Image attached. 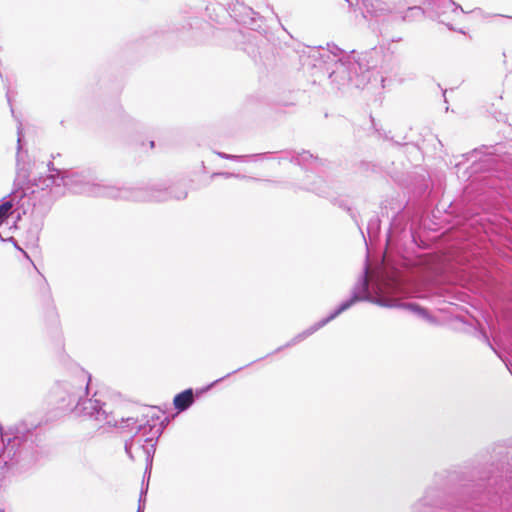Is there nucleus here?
Listing matches in <instances>:
<instances>
[{
	"instance_id": "obj_1",
	"label": "nucleus",
	"mask_w": 512,
	"mask_h": 512,
	"mask_svg": "<svg viewBox=\"0 0 512 512\" xmlns=\"http://www.w3.org/2000/svg\"><path fill=\"white\" fill-rule=\"evenodd\" d=\"M384 253L381 255L379 263H374L370 257L369 250L363 267V272L355 284L352 295L349 299L343 301L328 317L317 322L310 328L296 335L286 346L295 345L320 328L324 327L330 321L334 320L341 313L351 308L355 303L360 301H368L379 306H384Z\"/></svg>"
},
{
	"instance_id": "obj_2",
	"label": "nucleus",
	"mask_w": 512,
	"mask_h": 512,
	"mask_svg": "<svg viewBox=\"0 0 512 512\" xmlns=\"http://www.w3.org/2000/svg\"><path fill=\"white\" fill-rule=\"evenodd\" d=\"M65 181L63 186L70 192L76 194H88L93 196H107L133 201H154L162 202L171 198V193L166 189L153 187L149 191L136 189H119L112 186L94 184L87 175L78 172L64 171Z\"/></svg>"
},
{
	"instance_id": "obj_3",
	"label": "nucleus",
	"mask_w": 512,
	"mask_h": 512,
	"mask_svg": "<svg viewBox=\"0 0 512 512\" xmlns=\"http://www.w3.org/2000/svg\"><path fill=\"white\" fill-rule=\"evenodd\" d=\"M327 62L334 63V67L329 72V78L335 83L338 89H344L349 86L363 88L371 80V73L364 62H368L366 57H356L354 51L346 53L342 49L333 46L321 54Z\"/></svg>"
},
{
	"instance_id": "obj_4",
	"label": "nucleus",
	"mask_w": 512,
	"mask_h": 512,
	"mask_svg": "<svg viewBox=\"0 0 512 512\" xmlns=\"http://www.w3.org/2000/svg\"><path fill=\"white\" fill-rule=\"evenodd\" d=\"M89 380V375L79 369L73 378L64 380L57 386V393L66 410H71L87 393Z\"/></svg>"
},
{
	"instance_id": "obj_5",
	"label": "nucleus",
	"mask_w": 512,
	"mask_h": 512,
	"mask_svg": "<svg viewBox=\"0 0 512 512\" xmlns=\"http://www.w3.org/2000/svg\"><path fill=\"white\" fill-rule=\"evenodd\" d=\"M78 417L94 419L99 424L115 425L116 421L106 408L105 403H101L96 398L81 399L70 410Z\"/></svg>"
},
{
	"instance_id": "obj_6",
	"label": "nucleus",
	"mask_w": 512,
	"mask_h": 512,
	"mask_svg": "<svg viewBox=\"0 0 512 512\" xmlns=\"http://www.w3.org/2000/svg\"><path fill=\"white\" fill-rule=\"evenodd\" d=\"M51 164V162L49 163V165ZM49 171L50 172H55V173H50L46 176H41L39 177V179L35 182V185L39 188H41L42 190H45V189H53L54 188V184H55V181H62L64 182L65 181V177H64V171H61V170H57V169H51L49 167Z\"/></svg>"
},
{
	"instance_id": "obj_7",
	"label": "nucleus",
	"mask_w": 512,
	"mask_h": 512,
	"mask_svg": "<svg viewBox=\"0 0 512 512\" xmlns=\"http://www.w3.org/2000/svg\"><path fill=\"white\" fill-rule=\"evenodd\" d=\"M364 10L361 12L364 19L378 18L382 16L383 7L381 0H362Z\"/></svg>"
},
{
	"instance_id": "obj_8",
	"label": "nucleus",
	"mask_w": 512,
	"mask_h": 512,
	"mask_svg": "<svg viewBox=\"0 0 512 512\" xmlns=\"http://www.w3.org/2000/svg\"><path fill=\"white\" fill-rule=\"evenodd\" d=\"M194 402V393L191 388L178 393L173 400L175 408L179 412L187 410Z\"/></svg>"
},
{
	"instance_id": "obj_9",
	"label": "nucleus",
	"mask_w": 512,
	"mask_h": 512,
	"mask_svg": "<svg viewBox=\"0 0 512 512\" xmlns=\"http://www.w3.org/2000/svg\"><path fill=\"white\" fill-rule=\"evenodd\" d=\"M367 232L370 241H372L380 232V220L378 218L371 219L367 225Z\"/></svg>"
},
{
	"instance_id": "obj_10",
	"label": "nucleus",
	"mask_w": 512,
	"mask_h": 512,
	"mask_svg": "<svg viewBox=\"0 0 512 512\" xmlns=\"http://www.w3.org/2000/svg\"><path fill=\"white\" fill-rule=\"evenodd\" d=\"M13 207L12 201H4L2 204H0V210L7 214L8 216L11 213V209Z\"/></svg>"
},
{
	"instance_id": "obj_11",
	"label": "nucleus",
	"mask_w": 512,
	"mask_h": 512,
	"mask_svg": "<svg viewBox=\"0 0 512 512\" xmlns=\"http://www.w3.org/2000/svg\"><path fill=\"white\" fill-rule=\"evenodd\" d=\"M217 154H218V156H220L221 158H224V159H239L240 158L239 156H234V155L226 154L223 152H218Z\"/></svg>"
},
{
	"instance_id": "obj_12",
	"label": "nucleus",
	"mask_w": 512,
	"mask_h": 512,
	"mask_svg": "<svg viewBox=\"0 0 512 512\" xmlns=\"http://www.w3.org/2000/svg\"><path fill=\"white\" fill-rule=\"evenodd\" d=\"M370 121H371V126L373 127V129H374L376 132H379V131H380V128H378L377 123H376L375 116H374L373 114H371V115H370Z\"/></svg>"
},
{
	"instance_id": "obj_13",
	"label": "nucleus",
	"mask_w": 512,
	"mask_h": 512,
	"mask_svg": "<svg viewBox=\"0 0 512 512\" xmlns=\"http://www.w3.org/2000/svg\"><path fill=\"white\" fill-rule=\"evenodd\" d=\"M17 134H18V139H17V143H18L17 150L18 151H17V154H19L20 149H21V137H22V132H21V127L20 126L18 127Z\"/></svg>"
},
{
	"instance_id": "obj_14",
	"label": "nucleus",
	"mask_w": 512,
	"mask_h": 512,
	"mask_svg": "<svg viewBox=\"0 0 512 512\" xmlns=\"http://www.w3.org/2000/svg\"><path fill=\"white\" fill-rule=\"evenodd\" d=\"M217 175H221V176H224L226 178H229V177H236V178H245V176H241L239 174H233V173H218Z\"/></svg>"
},
{
	"instance_id": "obj_15",
	"label": "nucleus",
	"mask_w": 512,
	"mask_h": 512,
	"mask_svg": "<svg viewBox=\"0 0 512 512\" xmlns=\"http://www.w3.org/2000/svg\"><path fill=\"white\" fill-rule=\"evenodd\" d=\"M186 196H187V192L186 191H181L178 194H176L174 197L176 199H184V198H186Z\"/></svg>"
},
{
	"instance_id": "obj_16",
	"label": "nucleus",
	"mask_w": 512,
	"mask_h": 512,
	"mask_svg": "<svg viewBox=\"0 0 512 512\" xmlns=\"http://www.w3.org/2000/svg\"><path fill=\"white\" fill-rule=\"evenodd\" d=\"M344 1H345V2H347L348 6H349L350 8H353L355 5H357V4H358V1H359V0H344Z\"/></svg>"
},
{
	"instance_id": "obj_17",
	"label": "nucleus",
	"mask_w": 512,
	"mask_h": 512,
	"mask_svg": "<svg viewBox=\"0 0 512 512\" xmlns=\"http://www.w3.org/2000/svg\"><path fill=\"white\" fill-rule=\"evenodd\" d=\"M130 450H131V445L129 443H126L125 444V451L129 455V457L132 458Z\"/></svg>"
},
{
	"instance_id": "obj_18",
	"label": "nucleus",
	"mask_w": 512,
	"mask_h": 512,
	"mask_svg": "<svg viewBox=\"0 0 512 512\" xmlns=\"http://www.w3.org/2000/svg\"><path fill=\"white\" fill-rule=\"evenodd\" d=\"M7 218H8V215L0 210V221L3 223V221Z\"/></svg>"
},
{
	"instance_id": "obj_19",
	"label": "nucleus",
	"mask_w": 512,
	"mask_h": 512,
	"mask_svg": "<svg viewBox=\"0 0 512 512\" xmlns=\"http://www.w3.org/2000/svg\"><path fill=\"white\" fill-rule=\"evenodd\" d=\"M60 187H64L63 186V182L62 181H55V184H54V188H60Z\"/></svg>"
},
{
	"instance_id": "obj_20",
	"label": "nucleus",
	"mask_w": 512,
	"mask_h": 512,
	"mask_svg": "<svg viewBox=\"0 0 512 512\" xmlns=\"http://www.w3.org/2000/svg\"><path fill=\"white\" fill-rule=\"evenodd\" d=\"M16 161H17V170H20V160H19V154H17V158H16Z\"/></svg>"
},
{
	"instance_id": "obj_21",
	"label": "nucleus",
	"mask_w": 512,
	"mask_h": 512,
	"mask_svg": "<svg viewBox=\"0 0 512 512\" xmlns=\"http://www.w3.org/2000/svg\"><path fill=\"white\" fill-rule=\"evenodd\" d=\"M224 378H225V377H222V378H219V379L215 380V381L210 385V387H211V386H213L214 384H216V383H218V382L222 381Z\"/></svg>"
},
{
	"instance_id": "obj_22",
	"label": "nucleus",
	"mask_w": 512,
	"mask_h": 512,
	"mask_svg": "<svg viewBox=\"0 0 512 512\" xmlns=\"http://www.w3.org/2000/svg\"><path fill=\"white\" fill-rule=\"evenodd\" d=\"M2 430H3V428H2V426L0 425V434H1V437H2V441H4V439H3V434H2Z\"/></svg>"
},
{
	"instance_id": "obj_23",
	"label": "nucleus",
	"mask_w": 512,
	"mask_h": 512,
	"mask_svg": "<svg viewBox=\"0 0 512 512\" xmlns=\"http://www.w3.org/2000/svg\"><path fill=\"white\" fill-rule=\"evenodd\" d=\"M380 82L383 85V83H384V77L383 76H381Z\"/></svg>"
},
{
	"instance_id": "obj_24",
	"label": "nucleus",
	"mask_w": 512,
	"mask_h": 512,
	"mask_svg": "<svg viewBox=\"0 0 512 512\" xmlns=\"http://www.w3.org/2000/svg\"><path fill=\"white\" fill-rule=\"evenodd\" d=\"M137 512H142V509H141V506L139 505L138 507V511Z\"/></svg>"
},
{
	"instance_id": "obj_25",
	"label": "nucleus",
	"mask_w": 512,
	"mask_h": 512,
	"mask_svg": "<svg viewBox=\"0 0 512 512\" xmlns=\"http://www.w3.org/2000/svg\"><path fill=\"white\" fill-rule=\"evenodd\" d=\"M2 224V222L0 221V225Z\"/></svg>"
}]
</instances>
